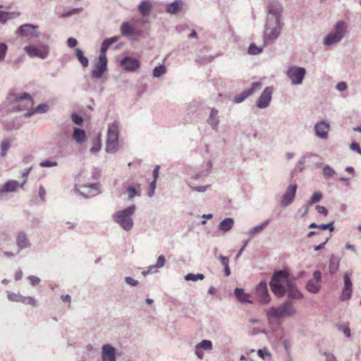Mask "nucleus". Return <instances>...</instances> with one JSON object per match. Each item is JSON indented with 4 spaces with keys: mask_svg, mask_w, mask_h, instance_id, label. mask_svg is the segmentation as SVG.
I'll use <instances>...</instances> for the list:
<instances>
[{
    "mask_svg": "<svg viewBox=\"0 0 361 361\" xmlns=\"http://www.w3.org/2000/svg\"><path fill=\"white\" fill-rule=\"evenodd\" d=\"M234 295L237 300L241 303H252V301L250 300V295L245 293L244 289L242 288H235Z\"/></svg>",
    "mask_w": 361,
    "mask_h": 361,
    "instance_id": "24",
    "label": "nucleus"
},
{
    "mask_svg": "<svg viewBox=\"0 0 361 361\" xmlns=\"http://www.w3.org/2000/svg\"><path fill=\"white\" fill-rule=\"evenodd\" d=\"M318 228L321 229V230L329 229L331 232H332L335 229L334 226V221H331V222H330L329 224H320V225H319Z\"/></svg>",
    "mask_w": 361,
    "mask_h": 361,
    "instance_id": "52",
    "label": "nucleus"
},
{
    "mask_svg": "<svg viewBox=\"0 0 361 361\" xmlns=\"http://www.w3.org/2000/svg\"><path fill=\"white\" fill-rule=\"evenodd\" d=\"M16 241L18 247V253L24 249L31 247V243L24 231H20L17 234Z\"/></svg>",
    "mask_w": 361,
    "mask_h": 361,
    "instance_id": "19",
    "label": "nucleus"
},
{
    "mask_svg": "<svg viewBox=\"0 0 361 361\" xmlns=\"http://www.w3.org/2000/svg\"><path fill=\"white\" fill-rule=\"evenodd\" d=\"M18 104L13 106L14 111H21L23 110H30V108L33 105V100L30 94L25 92L21 96L16 98Z\"/></svg>",
    "mask_w": 361,
    "mask_h": 361,
    "instance_id": "9",
    "label": "nucleus"
},
{
    "mask_svg": "<svg viewBox=\"0 0 361 361\" xmlns=\"http://www.w3.org/2000/svg\"><path fill=\"white\" fill-rule=\"evenodd\" d=\"M297 310L293 302L290 300H286L279 306H271L267 310V316L273 318H290L294 317Z\"/></svg>",
    "mask_w": 361,
    "mask_h": 361,
    "instance_id": "2",
    "label": "nucleus"
},
{
    "mask_svg": "<svg viewBox=\"0 0 361 361\" xmlns=\"http://www.w3.org/2000/svg\"><path fill=\"white\" fill-rule=\"evenodd\" d=\"M185 281H197L198 280H203L204 279V275L202 274H188L184 277Z\"/></svg>",
    "mask_w": 361,
    "mask_h": 361,
    "instance_id": "42",
    "label": "nucleus"
},
{
    "mask_svg": "<svg viewBox=\"0 0 361 361\" xmlns=\"http://www.w3.org/2000/svg\"><path fill=\"white\" fill-rule=\"evenodd\" d=\"M350 148L351 150L355 151L361 155V148L360 147V145L357 142H352L350 145Z\"/></svg>",
    "mask_w": 361,
    "mask_h": 361,
    "instance_id": "61",
    "label": "nucleus"
},
{
    "mask_svg": "<svg viewBox=\"0 0 361 361\" xmlns=\"http://www.w3.org/2000/svg\"><path fill=\"white\" fill-rule=\"evenodd\" d=\"M312 154L317 157L307 158V161L310 163L309 166H315L316 168L320 167L322 165L320 161L322 159V158L317 154L312 153Z\"/></svg>",
    "mask_w": 361,
    "mask_h": 361,
    "instance_id": "37",
    "label": "nucleus"
},
{
    "mask_svg": "<svg viewBox=\"0 0 361 361\" xmlns=\"http://www.w3.org/2000/svg\"><path fill=\"white\" fill-rule=\"evenodd\" d=\"M338 329L343 331L346 337L349 338L351 336L350 329L348 326L341 324L338 326Z\"/></svg>",
    "mask_w": 361,
    "mask_h": 361,
    "instance_id": "56",
    "label": "nucleus"
},
{
    "mask_svg": "<svg viewBox=\"0 0 361 361\" xmlns=\"http://www.w3.org/2000/svg\"><path fill=\"white\" fill-rule=\"evenodd\" d=\"M314 130L317 137L325 140L328 137L329 124L324 121L318 122L314 126Z\"/></svg>",
    "mask_w": 361,
    "mask_h": 361,
    "instance_id": "21",
    "label": "nucleus"
},
{
    "mask_svg": "<svg viewBox=\"0 0 361 361\" xmlns=\"http://www.w3.org/2000/svg\"><path fill=\"white\" fill-rule=\"evenodd\" d=\"M81 11H82L81 8H73L71 11L63 13L62 15V16L63 17L71 16L79 13Z\"/></svg>",
    "mask_w": 361,
    "mask_h": 361,
    "instance_id": "59",
    "label": "nucleus"
},
{
    "mask_svg": "<svg viewBox=\"0 0 361 361\" xmlns=\"http://www.w3.org/2000/svg\"><path fill=\"white\" fill-rule=\"evenodd\" d=\"M38 26L30 23H26L20 25L17 30V33L22 37H37L36 30Z\"/></svg>",
    "mask_w": 361,
    "mask_h": 361,
    "instance_id": "17",
    "label": "nucleus"
},
{
    "mask_svg": "<svg viewBox=\"0 0 361 361\" xmlns=\"http://www.w3.org/2000/svg\"><path fill=\"white\" fill-rule=\"evenodd\" d=\"M283 24L281 22H273L271 17L267 18V22L264 32V43L267 44L276 39L279 36Z\"/></svg>",
    "mask_w": 361,
    "mask_h": 361,
    "instance_id": "4",
    "label": "nucleus"
},
{
    "mask_svg": "<svg viewBox=\"0 0 361 361\" xmlns=\"http://www.w3.org/2000/svg\"><path fill=\"white\" fill-rule=\"evenodd\" d=\"M24 50L30 57H38L42 59H46L49 54L47 46H43L41 49H38L33 45H29L25 47Z\"/></svg>",
    "mask_w": 361,
    "mask_h": 361,
    "instance_id": "15",
    "label": "nucleus"
},
{
    "mask_svg": "<svg viewBox=\"0 0 361 361\" xmlns=\"http://www.w3.org/2000/svg\"><path fill=\"white\" fill-rule=\"evenodd\" d=\"M109 47L110 46H109L107 44H106V42H104L103 41V42L102 43V45H101L100 55L99 56H104V58H107L106 53L107 50L109 49Z\"/></svg>",
    "mask_w": 361,
    "mask_h": 361,
    "instance_id": "55",
    "label": "nucleus"
},
{
    "mask_svg": "<svg viewBox=\"0 0 361 361\" xmlns=\"http://www.w3.org/2000/svg\"><path fill=\"white\" fill-rule=\"evenodd\" d=\"M121 32L126 37H130L135 34V30L128 22H124L121 24Z\"/></svg>",
    "mask_w": 361,
    "mask_h": 361,
    "instance_id": "32",
    "label": "nucleus"
},
{
    "mask_svg": "<svg viewBox=\"0 0 361 361\" xmlns=\"http://www.w3.org/2000/svg\"><path fill=\"white\" fill-rule=\"evenodd\" d=\"M297 188L296 184H290L288 186L281 201V205L282 207H286L293 203L295 197Z\"/></svg>",
    "mask_w": 361,
    "mask_h": 361,
    "instance_id": "11",
    "label": "nucleus"
},
{
    "mask_svg": "<svg viewBox=\"0 0 361 361\" xmlns=\"http://www.w3.org/2000/svg\"><path fill=\"white\" fill-rule=\"evenodd\" d=\"M234 224V221L232 218L228 217L224 219L219 224V230L226 233L231 230Z\"/></svg>",
    "mask_w": 361,
    "mask_h": 361,
    "instance_id": "30",
    "label": "nucleus"
},
{
    "mask_svg": "<svg viewBox=\"0 0 361 361\" xmlns=\"http://www.w3.org/2000/svg\"><path fill=\"white\" fill-rule=\"evenodd\" d=\"M269 286L272 293L277 298H283L287 295L288 300H301L303 295L298 289L296 283L289 277L287 272L283 270H275L269 281Z\"/></svg>",
    "mask_w": 361,
    "mask_h": 361,
    "instance_id": "1",
    "label": "nucleus"
},
{
    "mask_svg": "<svg viewBox=\"0 0 361 361\" xmlns=\"http://www.w3.org/2000/svg\"><path fill=\"white\" fill-rule=\"evenodd\" d=\"M316 209L318 213L322 214L324 216L328 214V210L325 207L317 205L316 206Z\"/></svg>",
    "mask_w": 361,
    "mask_h": 361,
    "instance_id": "62",
    "label": "nucleus"
},
{
    "mask_svg": "<svg viewBox=\"0 0 361 361\" xmlns=\"http://www.w3.org/2000/svg\"><path fill=\"white\" fill-rule=\"evenodd\" d=\"M218 259L220 260L221 264L224 266V272L226 276H228L231 274V270L229 268L228 262L229 259L227 257L219 255Z\"/></svg>",
    "mask_w": 361,
    "mask_h": 361,
    "instance_id": "36",
    "label": "nucleus"
},
{
    "mask_svg": "<svg viewBox=\"0 0 361 361\" xmlns=\"http://www.w3.org/2000/svg\"><path fill=\"white\" fill-rule=\"evenodd\" d=\"M314 157H316L312 155V152H307V153L303 154L302 156H301V157L300 158V159L298 162L299 171L300 172L303 171L304 165L307 162V158H314Z\"/></svg>",
    "mask_w": 361,
    "mask_h": 361,
    "instance_id": "38",
    "label": "nucleus"
},
{
    "mask_svg": "<svg viewBox=\"0 0 361 361\" xmlns=\"http://www.w3.org/2000/svg\"><path fill=\"white\" fill-rule=\"evenodd\" d=\"M306 73L305 68L292 66L288 68L286 75L290 80L291 84L296 85H301L302 83Z\"/></svg>",
    "mask_w": 361,
    "mask_h": 361,
    "instance_id": "7",
    "label": "nucleus"
},
{
    "mask_svg": "<svg viewBox=\"0 0 361 361\" xmlns=\"http://www.w3.org/2000/svg\"><path fill=\"white\" fill-rule=\"evenodd\" d=\"M183 8V1L181 0H175L166 6V11L171 14L178 13Z\"/></svg>",
    "mask_w": 361,
    "mask_h": 361,
    "instance_id": "25",
    "label": "nucleus"
},
{
    "mask_svg": "<svg viewBox=\"0 0 361 361\" xmlns=\"http://www.w3.org/2000/svg\"><path fill=\"white\" fill-rule=\"evenodd\" d=\"M165 257L164 255H159L157 258L156 264L149 266L147 271H142V274L145 276L147 274L155 272L157 269L163 267L165 264Z\"/></svg>",
    "mask_w": 361,
    "mask_h": 361,
    "instance_id": "28",
    "label": "nucleus"
},
{
    "mask_svg": "<svg viewBox=\"0 0 361 361\" xmlns=\"http://www.w3.org/2000/svg\"><path fill=\"white\" fill-rule=\"evenodd\" d=\"M322 198V193L321 192H315L313 193L310 200L308 201V205H312L321 201Z\"/></svg>",
    "mask_w": 361,
    "mask_h": 361,
    "instance_id": "45",
    "label": "nucleus"
},
{
    "mask_svg": "<svg viewBox=\"0 0 361 361\" xmlns=\"http://www.w3.org/2000/svg\"><path fill=\"white\" fill-rule=\"evenodd\" d=\"M58 163L55 161L45 160L39 163L41 167H53L56 166Z\"/></svg>",
    "mask_w": 361,
    "mask_h": 361,
    "instance_id": "50",
    "label": "nucleus"
},
{
    "mask_svg": "<svg viewBox=\"0 0 361 361\" xmlns=\"http://www.w3.org/2000/svg\"><path fill=\"white\" fill-rule=\"evenodd\" d=\"M336 174L335 170L329 165H325L323 168V175L326 178H329Z\"/></svg>",
    "mask_w": 361,
    "mask_h": 361,
    "instance_id": "44",
    "label": "nucleus"
},
{
    "mask_svg": "<svg viewBox=\"0 0 361 361\" xmlns=\"http://www.w3.org/2000/svg\"><path fill=\"white\" fill-rule=\"evenodd\" d=\"M306 289L311 293H317L321 289V284L313 279H310L306 284Z\"/></svg>",
    "mask_w": 361,
    "mask_h": 361,
    "instance_id": "33",
    "label": "nucleus"
},
{
    "mask_svg": "<svg viewBox=\"0 0 361 361\" xmlns=\"http://www.w3.org/2000/svg\"><path fill=\"white\" fill-rule=\"evenodd\" d=\"M28 279L30 281V283L32 286H36L39 284L40 282V279L35 276H30L28 277Z\"/></svg>",
    "mask_w": 361,
    "mask_h": 361,
    "instance_id": "64",
    "label": "nucleus"
},
{
    "mask_svg": "<svg viewBox=\"0 0 361 361\" xmlns=\"http://www.w3.org/2000/svg\"><path fill=\"white\" fill-rule=\"evenodd\" d=\"M118 128L117 125L113 123L109 126L106 139V151L114 154L118 149Z\"/></svg>",
    "mask_w": 361,
    "mask_h": 361,
    "instance_id": "6",
    "label": "nucleus"
},
{
    "mask_svg": "<svg viewBox=\"0 0 361 361\" xmlns=\"http://www.w3.org/2000/svg\"><path fill=\"white\" fill-rule=\"evenodd\" d=\"M271 222V219H268L266 221H263L260 224L254 226L253 228H250L247 234L250 236V238H254L255 235L260 234L264 228L269 225V224Z\"/></svg>",
    "mask_w": 361,
    "mask_h": 361,
    "instance_id": "23",
    "label": "nucleus"
},
{
    "mask_svg": "<svg viewBox=\"0 0 361 361\" xmlns=\"http://www.w3.org/2000/svg\"><path fill=\"white\" fill-rule=\"evenodd\" d=\"M2 8V6L0 5V8ZM20 13L17 12H6L0 10V23L1 24H5L8 20L13 19L18 16H19Z\"/></svg>",
    "mask_w": 361,
    "mask_h": 361,
    "instance_id": "31",
    "label": "nucleus"
},
{
    "mask_svg": "<svg viewBox=\"0 0 361 361\" xmlns=\"http://www.w3.org/2000/svg\"><path fill=\"white\" fill-rule=\"evenodd\" d=\"M219 123V111L215 108L211 109L209 115L207 119V123L212 130L217 131Z\"/></svg>",
    "mask_w": 361,
    "mask_h": 361,
    "instance_id": "22",
    "label": "nucleus"
},
{
    "mask_svg": "<svg viewBox=\"0 0 361 361\" xmlns=\"http://www.w3.org/2000/svg\"><path fill=\"white\" fill-rule=\"evenodd\" d=\"M80 189H78V193L85 198H90L99 193L97 183L83 185L80 186Z\"/></svg>",
    "mask_w": 361,
    "mask_h": 361,
    "instance_id": "16",
    "label": "nucleus"
},
{
    "mask_svg": "<svg viewBox=\"0 0 361 361\" xmlns=\"http://www.w3.org/2000/svg\"><path fill=\"white\" fill-rule=\"evenodd\" d=\"M23 295L16 294L13 293H8V298L9 300L13 302H20L22 299Z\"/></svg>",
    "mask_w": 361,
    "mask_h": 361,
    "instance_id": "51",
    "label": "nucleus"
},
{
    "mask_svg": "<svg viewBox=\"0 0 361 361\" xmlns=\"http://www.w3.org/2000/svg\"><path fill=\"white\" fill-rule=\"evenodd\" d=\"M75 56L78 59V60L81 63L82 66L85 68L89 64V60L84 55L83 51L79 49H75Z\"/></svg>",
    "mask_w": 361,
    "mask_h": 361,
    "instance_id": "35",
    "label": "nucleus"
},
{
    "mask_svg": "<svg viewBox=\"0 0 361 361\" xmlns=\"http://www.w3.org/2000/svg\"><path fill=\"white\" fill-rule=\"evenodd\" d=\"M340 259L335 256H331L329 261V272L331 274H334L338 269Z\"/></svg>",
    "mask_w": 361,
    "mask_h": 361,
    "instance_id": "34",
    "label": "nucleus"
},
{
    "mask_svg": "<svg viewBox=\"0 0 361 361\" xmlns=\"http://www.w3.org/2000/svg\"><path fill=\"white\" fill-rule=\"evenodd\" d=\"M71 118L73 121L78 126L82 125L83 123V118L78 114H73Z\"/></svg>",
    "mask_w": 361,
    "mask_h": 361,
    "instance_id": "54",
    "label": "nucleus"
},
{
    "mask_svg": "<svg viewBox=\"0 0 361 361\" xmlns=\"http://www.w3.org/2000/svg\"><path fill=\"white\" fill-rule=\"evenodd\" d=\"M346 32V25L343 20L338 21L334 27V32L328 34L324 39L325 46H331L341 41Z\"/></svg>",
    "mask_w": 361,
    "mask_h": 361,
    "instance_id": "5",
    "label": "nucleus"
},
{
    "mask_svg": "<svg viewBox=\"0 0 361 361\" xmlns=\"http://www.w3.org/2000/svg\"><path fill=\"white\" fill-rule=\"evenodd\" d=\"M156 186H157V181L152 180L150 183L149 188V190L147 192L149 197H151L154 195V190H155Z\"/></svg>",
    "mask_w": 361,
    "mask_h": 361,
    "instance_id": "58",
    "label": "nucleus"
},
{
    "mask_svg": "<svg viewBox=\"0 0 361 361\" xmlns=\"http://www.w3.org/2000/svg\"><path fill=\"white\" fill-rule=\"evenodd\" d=\"M263 47H257L255 43H251L248 47L247 53L250 55H257L262 52Z\"/></svg>",
    "mask_w": 361,
    "mask_h": 361,
    "instance_id": "39",
    "label": "nucleus"
},
{
    "mask_svg": "<svg viewBox=\"0 0 361 361\" xmlns=\"http://www.w3.org/2000/svg\"><path fill=\"white\" fill-rule=\"evenodd\" d=\"M107 70V58L104 56L98 57V62L95 64L94 68L92 71V77L99 79Z\"/></svg>",
    "mask_w": 361,
    "mask_h": 361,
    "instance_id": "12",
    "label": "nucleus"
},
{
    "mask_svg": "<svg viewBox=\"0 0 361 361\" xmlns=\"http://www.w3.org/2000/svg\"><path fill=\"white\" fill-rule=\"evenodd\" d=\"M126 283L130 286H136L138 284V281L133 279L130 276H126L125 278Z\"/></svg>",
    "mask_w": 361,
    "mask_h": 361,
    "instance_id": "60",
    "label": "nucleus"
},
{
    "mask_svg": "<svg viewBox=\"0 0 361 361\" xmlns=\"http://www.w3.org/2000/svg\"><path fill=\"white\" fill-rule=\"evenodd\" d=\"M121 64L128 71H135L140 66V61L137 59L129 56L124 57L121 60Z\"/></svg>",
    "mask_w": 361,
    "mask_h": 361,
    "instance_id": "20",
    "label": "nucleus"
},
{
    "mask_svg": "<svg viewBox=\"0 0 361 361\" xmlns=\"http://www.w3.org/2000/svg\"><path fill=\"white\" fill-rule=\"evenodd\" d=\"M10 147H11V143L8 140L5 139V140H2L1 142L0 156L2 157H4L6 155L7 151L8 150Z\"/></svg>",
    "mask_w": 361,
    "mask_h": 361,
    "instance_id": "41",
    "label": "nucleus"
},
{
    "mask_svg": "<svg viewBox=\"0 0 361 361\" xmlns=\"http://www.w3.org/2000/svg\"><path fill=\"white\" fill-rule=\"evenodd\" d=\"M136 210V206L132 204L122 210L116 212L113 215V220L124 231H129L133 226V215Z\"/></svg>",
    "mask_w": 361,
    "mask_h": 361,
    "instance_id": "3",
    "label": "nucleus"
},
{
    "mask_svg": "<svg viewBox=\"0 0 361 361\" xmlns=\"http://www.w3.org/2000/svg\"><path fill=\"white\" fill-rule=\"evenodd\" d=\"M353 289L343 287L341 291L340 299L342 301H348L352 296Z\"/></svg>",
    "mask_w": 361,
    "mask_h": 361,
    "instance_id": "40",
    "label": "nucleus"
},
{
    "mask_svg": "<svg viewBox=\"0 0 361 361\" xmlns=\"http://www.w3.org/2000/svg\"><path fill=\"white\" fill-rule=\"evenodd\" d=\"M166 73V67L164 65L157 66L153 70V76L154 78H159L163 75Z\"/></svg>",
    "mask_w": 361,
    "mask_h": 361,
    "instance_id": "46",
    "label": "nucleus"
},
{
    "mask_svg": "<svg viewBox=\"0 0 361 361\" xmlns=\"http://www.w3.org/2000/svg\"><path fill=\"white\" fill-rule=\"evenodd\" d=\"M257 300L262 305H267L271 301V296L267 289L266 281H261L255 288Z\"/></svg>",
    "mask_w": 361,
    "mask_h": 361,
    "instance_id": "8",
    "label": "nucleus"
},
{
    "mask_svg": "<svg viewBox=\"0 0 361 361\" xmlns=\"http://www.w3.org/2000/svg\"><path fill=\"white\" fill-rule=\"evenodd\" d=\"M128 194V199L133 200V197L137 195V190L134 186H129L127 189Z\"/></svg>",
    "mask_w": 361,
    "mask_h": 361,
    "instance_id": "57",
    "label": "nucleus"
},
{
    "mask_svg": "<svg viewBox=\"0 0 361 361\" xmlns=\"http://www.w3.org/2000/svg\"><path fill=\"white\" fill-rule=\"evenodd\" d=\"M86 133L83 129L75 127L73 128V139L78 144L83 143L86 140Z\"/></svg>",
    "mask_w": 361,
    "mask_h": 361,
    "instance_id": "29",
    "label": "nucleus"
},
{
    "mask_svg": "<svg viewBox=\"0 0 361 361\" xmlns=\"http://www.w3.org/2000/svg\"><path fill=\"white\" fill-rule=\"evenodd\" d=\"M257 354L262 359L265 361H269L271 358V353L266 348L258 350Z\"/></svg>",
    "mask_w": 361,
    "mask_h": 361,
    "instance_id": "43",
    "label": "nucleus"
},
{
    "mask_svg": "<svg viewBox=\"0 0 361 361\" xmlns=\"http://www.w3.org/2000/svg\"><path fill=\"white\" fill-rule=\"evenodd\" d=\"M20 302L25 303V304H29L32 306L36 305V301L32 297H22V299L20 300Z\"/></svg>",
    "mask_w": 361,
    "mask_h": 361,
    "instance_id": "53",
    "label": "nucleus"
},
{
    "mask_svg": "<svg viewBox=\"0 0 361 361\" xmlns=\"http://www.w3.org/2000/svg\"><path fill=\"white\" fill-rule=\"evenodd\" d=\"M352 273L351 272H345L343 275V282L345 288H349L353 289V283L350 279Z\"/></svg>",
    "mask_w": 361,
    "mask_h": 361,
    "instance_id": "48",
    "label": "nucleus"
},
{
    "mask_svg": "<svg viewBox=\"0 0 361 361\" xmlns=\"http://www.w3.org/2000/svg\"><path fill=\"white\" fill-rule=\"evenodd\" d=\"M262 83L259 82H255L252 83L251 87L244 90L240 94L236 95L233 98V102L235 104H239L243 102L246 98L249 96L253 94L257 90L261 89Z\"/></svg>",
    "mask_w": 361,
    "mask_h": 361,
    "instance_id": "13",
    "label": "nucleus"
},
{
    "mask_svg": "<svg viewBox=\"0 0 361 361\" xmlns=\"http://www.w3.org/2000/svg\"><path fill=\"white\" fill-rule=\"evenodd\" d=\"M273 94V88L271 87H267L262 94H260L256 105L259 109L267 108L271 102Z\"/></svg>",
    "mask_w": 361,
    "mask_h": 361,
    "instance_id": "10",
    "label": "nucleus"
},
{
    "mask_svg": "<svg viewBox=\"0 0 361 361\" xmlns=\"http://www.w3.org/2000/svg\"><path fill=\"white\" fill-rule=\"evenodd\" d=\"M199 348L206 350H212V342L209 340H202L200 343L197 344Z\"/></svg>",
    "mask_w": 361,
    "mask_h": 361,
    "instance_id": "47",
    "label": "nucleus"
},
{
    "mask_svg": "<svg viewBox=\"0 0 361 361\" xmlns=\"http://www.w3.org/2000/svg\"><path fill=\"white\" fill-rule=\"evenodd\" d=\"M102 361H116V348L110 344H104L102 348Z\"/></svg>",
    "mask_w": 361,
    "mask_h": 361,
    "instance_id": "18",
    "label": "nucleus"
},
{
    "mask_svg": "<svg viewBox=\"0 0 361 361\" xmlns=\"http://www.w3.org/2000/svg\"><path fill=\"white\" fill-rule=\"evenodd\" d=\"M269 13L268 16L271 17L273 22H281V13L283 8L281 4L276 1L271 2L268 6Z\"/></svg>",
    "mask_w": 361,
    "mask_h": 361,
    "instance_id": "14",
    "label": "nucleus"
},
{
    "mask_svg": "<svg viewBox=\"0 0 361 361\" xmlns=\"http://www.w3.org/2000/svg\"><path fill=\"white\" fill-rule=\"evenodd\" d=\"M49 110V106L48 104L45 103H42L39 104L37 106H36L35 109L27 111L24 116L26 118H30L34 114H43L46 113Z\"/></svg>",
    "mask_w": 361,
    "mask_h": 361,
    "instance_id": "27",
    "label": "nucleus"
},
{
    "mask_svg": "<svg viewBox=\"0 0 361 361\" xmlns=\"http://www.w3.org/2000/svg\"><path fill=\"white\" fill-rule=\"evenodd\" d=\"M137 8L142 16H147L152 11V4L149 0H142L139 4Z\"/></svg>",
    "mask_w": 361,
    "mask_h": 361,
    "instance_id": "26",
    "label": "nucleus"
},
{
    "mask_svg": "<svg viewBox=\"0 0 361 361\" xmlns=\"http://www.w3.org/2000/svg\"><path fill=\"white\" fill-rule=\"evenodd\" d=\"M78 41L76 40V39L73 37H69L67 40V44L70 48H73L76 47Z\"/></svg>",
    "mask_w": 361,
    "mask_h": 361,
    "instance_id": "63",
    "label": "nucleus"
},
{
    "mask_svg": "<svg viewBox=\"0 0 361 361\" xmlns=\"http://www.w3.org/2000/svg\"><path fill=\"white\" fill-rule=\"evenodd\" d=\"M7 50H8L7 45L4 42H1L0 43V61H3L4 60Z\"/></svg>",
    "mask_w": 361,
    "mask_h": 361,
    "instance_id": "49",
    "label": "nucleus"
}]
</instances>
